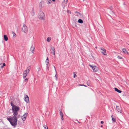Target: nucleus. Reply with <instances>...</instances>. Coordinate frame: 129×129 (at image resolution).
Returning a JSON list of instances; mask_svg holds the SVG:
<instances>
[{"instance_id": "nucleus-1", "label": "nucleus", "mask_w": 129, "mask_h": 129, "mask_svg": "<svg viewBox=\"0 0 129 129\" xmlns=\"http://www.w3.org/2000/svg\"><path fill=\"white\" fill-rule=\"evenodd\" d=\"M10 104L12 106V110L13 112V114L16 115L17 114H18L17 112L19 110V107L14 105L12 101L11 102Z\"/></svg>"}, {"instance_id": "nucleus-2", "label": "nucleus", "mask_w": 129, "mask_h": 129, "mask_svg": "<svg viewBox=\"0 0 129 129\" xmlns=\"http://www.w3.org/2000/svg\"><path fill=\"white\" fill-rule=\"evenodd\" d=\"M7 119L10 122L12 126H15L17 124V119L12 118L11 117L7 118Z\"/></svg>"}, {"instance_id": "nucleus-3", "label": "nucleus", "mask_w": 129, "mask_h": 129, "mask_svg": "<svg viewBox=\"0 0 129 129\" xmlns=\"http://www.w3.org/2000/svg\"><path fill=\"white\" fill-rule=\"evenodd\" d=\"M39 18L41 20H44L45 19V15L44 13L40 11L38 16Z\"/></svg>"}, {"instance_id": "nucleus-4", "label": "nucleus", "mask_w": 129, "mask_h": 129, "mask_svg": "<svg viewBox=\"0 0 129 129\" xmlns=\"http://www.w3.org/2000/svg\"><path fill=\"white\" fill-rule=\"evenodd\" d=\"M22 29L23 32L25 33H26L28 32V30L27 26L24 24L23 27L22 28Z\"/></svg>"}, {"instance_id": "nucleus-5", "label": "nucleus", "mask_w": 129, "mask_h": 129, "mask_svg": "<svg viewBox=\"0 0 129 129\" xmlns=\"http://www.w3.org/2000/svg\"><path fill=\"white\" fill-rule=\"evenodd\" d=\"M100 51L104 55H105L106 54V50L102 48H100Z\"/></svg>"}, {"instance_id": "nucleus-6", "label": "nucleus", "mask_w": 129, "mask_h": 129, "mask_svg": "<svg viewBox=\"0 0 129 129\" xmlns=\"http://www.w3.org/2000/svg\"><path fill=\"white\" fill-rule=\"evenodd\" d=\"M75 13L77 14V16L79 17L80 18H83V15L81 14L79 12L76 11L75 12Z\"/></svg>"}, {"instance_id": "nucleus-7", "label": "nucleus", "mask_w": 129, "mask_h": 129, "mask_svg": "<svg viewBox=\"0 0 129 129\" xmlns=\"http://www.w3.org/2000/svg\"><path fill=\"white\" fill-rule=\"evenodd\" d=\"M25 101L27 103H28L29 102V98L28 95H25L24 96Z\"/></svg>"}, {"instance_id": "nucleus-8", "label": "nucleus", "mask_w": 129, "mask_h": 129, "mask_svg": "<svg viewBox=\"0 0 129 129\" xmlns=\"http://www.w3.org/2000/svg\"><path fill=\"white\" fill-rule=\"evenodd\" d=\"M27 114H28V113H26L23 115L22 117H22V120L23 121H24L25 120Z\"/></svg>"}, {"instance_id": "nucleus-9", "label": "nucleus", "mask_w": 129, "mask_h": 129, "mask_svg": "<svg viewBox=\"0 0 129 129\" xmlns=\"http://www.w3.org/2000/svg\"><path fill=\"white\" fill-rule=\"evenodd\" d=\"M92 69L93 70V71L94 72L97 71L98 70V67L95 66H93V67H92Z\"/></svg>"}, {"instance_id": "nucleus-10", "label": "nucleus", "mask_w": 129, "mask_h": 129, "mask_svg": "<svg viewBox=\"0 0 129 129\" xmlns=\"http://www.w3.org/2000/svg\"><path fill=\"white\" fill-rule=\"evenodd\" d=\"M50 51L52 52L55 51V48L52 45H51L50 46Z\"/></svg>"}, {"instance_id": "nucleus-11", "label": "nucleus", "mask_w": 129, "mask_h": 129, "mask_svg": "<svg viewBox=\"0 0 129 129\" xmlns=\"http://www.w3.org/2000/svg\"><path fill=\"white\" fill-rule=\"evenodd\" d=\"M116 109L118 112H120V113L121 112L122 110L121 107L118 106H117Z\"/></svg>"}, {"instance_id": "nucleus-12", "label": "nucleus", "mask_w": 129, "mask_h": 129, "mask_svg": "<svg viewBox=\"0 0 129 129\" xmlns=\"http://www.w3.org/2000/svg\"><path fill=\"white\" fill-rule=\"evenodd\" d=\"M31 68L30 67H28L26 70L24 71V72L26 73H28L29 71V69Z\"/></svg>"}, {"instance_id": "nucleus-13", "label": "nucleus", "mask_w": 129, "mask_h": 129, "mask_svg": "<svg viewBox=\"0 0 129 129\" xmlns=\"http://www.w3.org/2000/svg\"><path fill=\"white\" fill-rule=\"evenodd\" d=\"M122 51L123 52L126 54H128V52L125 49L123 48L122 50Z\"/></svg>"}, {"instance_id": "nucleus-14", "label": "nucleus", "mask_w": 129, "mask_h": 129, "mask_svg": "<svg viewBox=\"0 0 129 129\" xmlns=\"http://www.w3.org/2000/svg\"><path fill=\"white\" fill-rule=\"evenodd\" d=\"M60 114L61 116V119L63 120V114L62 112L61 111H60Z\"/></svg>"}, {"instance_id": "nucleus-15", "label": "nucleus", "mask_w": 129, "mask_h": 129, "mask_svg": "<svg viewBox=\"0 0 129 129\" xmlns=\"http://www.w3.org/2000/svg\"><path fill=\"white\" fill-rule=\"evenodd\" d=\"M112 23L114 24V25L116 26H117L118 25V22L115 20H113V21H112Z\"/></svg>"}, {"instance_id": "nucleus-16", "label": "nucleus", "mask_w": 129, "mask_h": 129, "mask_svg": "<svg viewBox=\"0 0 129 129\" xmlns=\"http://www.w3.org/2000/svg\"><path fill=\"white\" fill-rule=\"evenodd\" d=\"M115 90V91L119 93H121L122 92V91L119 89H118V88H114Z\"/></svg>"}, {"instance_id": "nucleus-17", "label": "nucleus", "mask_w": 129, "mask_h": 129, "mask_svg": "<svg viewBox=\"0 0 129 129\" xmlns=\"http://www.w3.org/2000/svg\"><path fill=\"white\" fill-rule=\"evenodd\" d=\"M35 49V48L33 46H32L30 48V50L31 51V52L32 53H34V50Z\"/></svg>"}, {"instance_id": "nucleus-18", "label": "nucleus", "mask_w": 129, "mask_h": 129, "mask_svg": "<svg viewBox=\"0 0 129 129\" xmlns=\"http://www.w3.org/2000/svg\"><path fill=\"white\" fill-rule=\"evenodd\" d=\"M4 39L5 41H7L8 40V37L6 35H5L4 36Z\"/></svg>"}, {"instance_id": "nucleus-19", "label": "nucleus", "mask_w": 129, "mask_h": 129, "mask_svg": "<svg viewBox=\"0 0 129 129\" xmlns=\"http://www.w3.org/2000/svg\"><path fill=\"white\" fill-rule=\"evenodd\" d=\"M31 13V15L33 16H34L35 14V13L34 11V9L33 8V9L32 10V11Z\"/></svg>"}, {"instance_id": "nucleus-20", "label": "nucleus", "mask_w": 129, "mask_h": 129, "mask_svg": "<svg viewBox=\"0 0 129 129\" xmlns=\"http://www.w3.org/2000/svg\"><path fill=\"white\" fill-rule=\"evenodd\" d=\"M27 75V74L26 73L24 72V73L23 74V78L24 79L26 77Z\"/></svg>"}, {"instance_id": "nucleus-21", "label": "nucleus", "mask_w": 129, "mask_h": 129, "mask_svg": "<svg viewBox=\"0 0 129 129\" xmlns=\"http://www.w3.org/2000/svg\"><path fill=\"white\" fill-rule=\"evenodd\" d=\"M78 22L80 23H83V21L81 19H79L78 20Z\"/></svg>"}, {"instance_id": "nucleus-22", "label": "nucleus", "mask_w": 129, "mask_h": 129, "mask_svg": "<svg viewBox=\"0 0 129 129\" xmlns=\"http://www.w3.org/2000/svg\"><path fill=\"white\" fill-rule=\"evenodd\" d=\"M44 4V2H40L39 4V6H40L41 7V8H42V4Z\"/></svg>"}, {"instance_id": "nucleus-23", "label": "nucleus", "mask_w": 129, "mask_h": 129, "mask_svg": "<svg viewBox=\"0 0 129 129\" xmlns=\"http://www.w3.org/2000/svg\"><path fill=\"white\" fill-rule=\"evenodd\" d=\"M112 6H110V10L111 11V13L112 14H114V13L113 12V11H112Z\"/></svg>"}, {"instance_id": "nucleus-24", "label": "nucleus", "mask_w": 129, "mask_h": 129, "mask_svg": "<svg viewBox=\"0 0 129 129\" xmlns=\"http://www.w3.org/2000/svg\"><path fill=\"white\" fill-rule=\"evenodd\" d=\"M45 62L46 63L49 64V60L48 59V57H47V59L46 60Z\"/></svg>"}, {"instance_id": "nucleus-25", "label": "nucleus", "mask_w": 129, "mask_h": 129, "mask_svg": "<svg viewBox=\"0 0 129 129\" xmlns=\"http://www.w3.org/2000/svg\"><path fill=\"white\" fill-rule=\"evenodd\" d=\"M87 84L88 86H90L91 85L90 81L89 80L87 82Z\"/></svg>"}, {"instance_id": "nucleus-26", "label": "nucleus", "mask_w": 129, "mask_h": 129, "mask_svg": "<svg viewBox=\"0 0 129 129\" xmlns=\"http://www.w3.org/2000/svg\"><path fill=\"white\" fill-rule=\"evenodd\" d=\"M18 114H17L16 115L15 114H13L14 115V116L13 117H11L12 118H13L14 119H17V117H16V116H17L18 115Z\"/></svg>"}, {"instance_id": "nucleus-27", "label": "nucleus", "mask_w": 129, "mask_h": 129, "mask_svg": "<svg viewBox=\"0 0 129 129\" xmlns=\"http://www.w3.org/2000/svg\"><path fill=\"white\" fill-rule=\"evenodd\" d=\"M112 118V120L113 122H116V119L115 118H114L112 117V116H111Z\"/></svg>"}, {"instance_id": "nucleus-28", "label": "nucleus", "mask_w": 129, "mask_h": 129, "mask_svg": "<svg viewBox=\"0 0 129 129\" xmlns=\"http://www.w3.org/2000/svg\"><path fill=\"white\" fill-rule=\"evenodd\" d=\"M48 2V3L50 4L52 2L51 0H47ZM52 1L54 2L55 1V0H52Z\"/></svg>"}, {"instance_id": "nucleus-29", "label": "nucleus", "mask_w": 129, "mask_h": 129, "mask_svg": "<svg viewBox=\"0 0 129 129\" xmlns=\"http://www.w3.org/2000/svg\"><path fill=\"white\" fill-rule=\"evenodd\" d=\"M51 40V38H50L48 37L47 39V42H49Z\"/></svg>"}, {"instance_id": "nucleus-30", "label": "nucleus", "mask_w": 129, "mask_h": 129, "mask_svg": "<svg viewBox=\"0 0 129 129\" xmlns=\"http://www.w3.org/2000/svg\"><path fill=\"white\" fill-rule=\"evenodd\" d=\"M12 33L13 35V37H14L15 36V37H16V34L14 33L13 31H12Z\"/></svg>"}, {"instance_id": "nucleus-31", "label": "nucleus", "mask_w": 129, "mask_h": 129, "mask_svg": "<svg viewBox=\"0 0 129 129\" xmlns=\"http://www.w3.org/2000/svg\"><path fill=\"white\" fill-rule=\"evenodd\" d=\"M117 58H118L119 59H123V58L122 57H121V56H117Z\"/></svg>"}, {"instance_id": "nucleus-32", "label": "nucleus", "mask_w": 129, "mask_h": 129, "mask_svg": "<svg viewBox=\"0 0 129 129\" xmlns=\"http://www.w3.org/2000/svg\"><path fill=\"white\" fill-rule=\"evenodd\" d=\"M51 53L52 54H53L54 55H55V51H54V52H52V51H51Z\"/></svg>"}, {"instance_id": "nucleus-33", "label": "nucleus", "mask_w": 129, "mask_h": 129, "mask_svg": "<svg viewBox=\"0 0 129 129\" xmlns=\"http://www.w3.org/2000/svg\"><path fill=\"white\" fill-rule=\"evenodd\" d=\"M28 78H27L25 79L24 80V82H26V81H27L28 80Z\"/></svg>"}, {"instance_id": "nucleus-34", "label": "nucleus", "mask_w": 129, "mask_h": 129, "mask_svg": "<svg viewBox=\"0 0 129 129\" xmlns=\"http://www.w3.org/2000/svg\"><path fill=\"white\" fill-rule=\"evenodd\" d=\"M56 73H56V75L55 76V77H56V80H57V77H58V76H57L56 75Z\"/></svg>"}, {"instance_id": "nucleus-35", "label": "nucleus", "mask_w": 129, "mask_h": 129, "mask_svg": "<svg viewBox=\"0 0 129 129\" xmlns=\"http://www.w3.org/2000/svg\"><path fill=\"white\" fill-rule=\"evenodd\" d=\"M78 85L79 86H85L86 87L87 86L86 85H85L84 84H79Z\"/></svg>"}, {"instance_id": "nucleus-36", "label": "nucleus", "mask_w": 129, "mask_h": 129, "mask_svg": "<svg viewBox=\"0 0 129 129\" xmlns=\"http://www.w3.org/2000/svg\"><path fill=\"white\" fill-rule=\"evenodd\" d=\"M3 67V66H2V64H0V69H1Z\"/></svg>"}, {"instance_id": "nucleus-37", "label": "nucleus", "mask_w": 129, "mask_h": 129, "mask_svg": "<svg viewBox=\"0 0 129 129\" xmlns=\"http://www.w3.org/2000/svg\"><path fill=\"white\" fill-rule=\"evenodd\" d=\"M44 127L45 129H46L47 127H48L46 125H45L43 126Z\"/></svg>"}, {"instance_id": "nucleus-38", "label": "nucleus", "mask_w": 129, "mask_h": 129, "mask_svg": "<svg viewBox=\"0 0 129 129\" xmlns=\"http://www.w3.org/2000/svg\"><path fill=\"white\" fill-rule=\"evenodd\" d=\"M77 77V76L76 74H74V77L75 78Z\"/></svg>"}, {"instance_id": "nucleus-39", "label": "nucleus", "mask_w": 129, "mask_h": 129, "mask_svg": "<svg viewBox=\"0 0 129 129\" xmlns=\"http://www.w3.org/2000/svg\"><path fill=\"white\" fill-rule=\"evenodd\" d=\"M6 66V64L5 63H4L3 64H2V66H3V67H4L5 66Z\"/></svg>"}, {"instance_id": "nucleus-40", "label": "nucleus", "mask_w": 129, "mask_h": 129, "mask_svg": "<svg viewBox=\"0 0 129 129\" xmlns=\"http://www.w3.org/2000/svg\"><path fill=\"white\" fill-rule=\"evenodd\" d=\"M47 68H48V67H49V64H48V63H47Z\"/></svg>"}, {"instance_id": "nucleus-41", "label": "nucleus", "mask_w": 129, "mask_h": 129, "mask_svg": "<svg viewBox=\"0 0 129 129\" xmlns=\"http://www.w3.org/2000/svg\"><path fill=\"white\" fill-rule=\"evenodd\" d=\"M54 68L55 69V70L56 73H57V72H56V68H55V67L54 66Z\"/></svg>"}, {"instance_id": "nucleus-42", "label": "nucleus", "mask_w": 129, "mask_h": 129, "mask_svg": "<svg viewBox=\"0 0 129 129\" xmlns=\"http://www.w3.org/2000/svg\"><path fill=\"white\" fill-rule=\"evenodd\" d=\"M89 66L90 67H91L92 68V67H93V66H92V65H91L90 64H89Z\"/></svg>"}, {"instance_id": "nucleus-43", "label": "nucleus", "mask_w": 129, "mask_h": 129, "mask_svg": "<svg viewBox=\"0 0 129 129\" xmlns=\"http://www.w3.org/2000/svg\"><path fill=\"white\" fill-rule=\"evenodd\" d=\"M104 123V122L103 121H101V123L102 124H103Z\"/></svg>"}, {"instance_id": "nucleus-44", "label": "nucleus", "mask_w": 129, "mask_h": 129, "mask_svg": "<svg viewBox=\"0 0 129 129\" xmlns=\"http://www.w3.org/2000/svg\"><path fill=\"white\" fill-rule=\"evenodd\" d=\"M67 12L68 13H71V12L70 11H69L68 10H67Z\"/></svg>"}, {"instance_id": "nucleus-45", "label": "nucleus", "mask_w": 129, "mask_h": 129, "mask_svg": "<svg viewBox=\"0 0 129 129\" xmlns=\"http://www.w3.org/2000/svg\"><path fill=\"white\" fill-rule=\"evenodd\" d=\"M20 115H18V116H17V118H19V117H20Z\"/></svg>"}, {"instance_id": "nucleus-46", "label": "nucleus", "mask_w": 129, "mask_h": 129, "mask_svg": "<svg viewBox=\"0 0 129 129\" xmlns=\"http://www.w3.org/2000/svg\"><path fill=\"white\" fill-rule=\"evenodd\" d=\"M77 122L78 123H80V122H79V121H78L77 120Z\"/></svg>"}, {"instance_id": "nucleus-47", "label": "nucleus", "mask_w": 129, "mask_h": 129, "mask_svg": "<svg viewBox=\"0 0 129 129\" xmlns=\"http://www.w3.org/2000/svg\"><path fill=\"white\" fill-rule=\"evenodd\" d=\"M68 0H64V1H66V2H67Z\"/></svg>"}, {"instance_id": "nucleus-48", "label": "nucleus", "mask_w": 129, "mask_h": 129, "mask_svg": "<svg viewBox=\"0 0 129 129\" xmlns=\"http://www.w3.org/2000/svg\"><path fill=\"white\" fill-rule=\"evenodd\" d=\"M103 125H101V127H103Z\"/></svg>"}, {"instance_id": "nucleus-49", "label": "nucleus", "mask_w": 129, "mask_h": 129, "mask_svg": "<svg viewBox=\"0 0 129 129\" xmlns=\"http://www.w3.org/2000/svg\"><path fill=\"white\" fill-rule=\"evenodd\" d=\"M46 129H48V127H47L46 128Z\"/></svg>"}, {"instance_id": "nucleus-50", "label": "nucleus", "mask_w": 129, "mask_h": 129, "mask_svg": "<svg viewBox=\"0 0 129 129\" xmlns=\"http://www.w3.org/2000/svg\"><path fill=\"white\" fill-rule=\"evenodd\" d=\"M95 48H97V47H95Z\"/></svg>"}, {"instance_id": "nucleus-51", "label": "nucleus", "mask_w": 129, "mask_h": 129, "mask_svg": "<svg viewBox=\"0 0 129 129\" xmlns=\"http://www.w3.org/2000/svg\"><path fill=\"white\" fill-rule=\"evenodd\" d=\"M83 0V1H84V0Z\"/></svg>"}]
</instances>
